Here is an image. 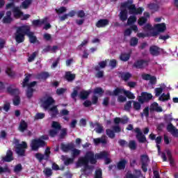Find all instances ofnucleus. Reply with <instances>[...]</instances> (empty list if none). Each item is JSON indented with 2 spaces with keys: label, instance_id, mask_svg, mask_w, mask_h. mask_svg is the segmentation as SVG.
Here are the masks:
<instances>
[{
  "label": "nucleus",
  "instance_id": "39448f33",
  "mask_svg": "<svg viewBox=\"0 0 178 178\" xmlns=\"http://www.w3.org/2000/svg\"><path fill=\"white\" fill-rule=\"evenodd\" d=\"M30 79H31V75L28 74L22 82V87H27L28 88V90L26 92V96L28 97V98H31V97H33V87H34L35 84H37L36 81H33L29 83Z\"/></svg>",
  "mask_w": 178,
  "mask_h": 178
},
{
  "label": "nucleus",
  "instance_id": "5fc2aeb1",
  "mask_svg": "<svg viewBox=\"0 0 178 178\" xmlns=\"http://www.w3.org/2000/svg\"><path fill=\"white\" fill-rule=\"evenodd\" d=\"M165 154L170 161V163H172L173 160H172V154L170 152V150H169V149L165 150Z\"/></svg>",
  "mask_w": 178,
  "mask_h": 178
},
{
  "label": "nucleus",
  "instance_id": "473e14b6",
  "mask_svg": "<svg viewBox=\"0 0 178 178\" xmlns=\"http://www.w3.org/2000/svg\"><path fill=\"white\" fill-rule=\"evenodd\" d=\"M126 163H127V161L124 159L120 161V162L117 165L118 169H119L120 170H122V169H124L126 168Z\"/></svg>",
  "mask_w": 178,
  "mask_h": 178
},
{
  "label": "nucleus",
  "instance_id": "f8f14e48",
  "mask_svg": "<svg viewBox=\"0 0 178 178\" xmlns=\"http://www.w3.org/2000/svg\"><path fill=\"white\" fill-rule=\"evenodd\" d=\"M51 128L52 129L49 131V134L51 137H55V136L59 133V131L60 129H62V127L59 122L53 121L51 123Z\"/></svg>",
  "mask_w": 178,
  "mask_h": 178
},
{
  "label": "nucleus",
  "instance_id": "393cba45",
  "mask_svg": "<svg viewBox=\"0 0 178 178\" xmlns=\"http://www.w3.org/2000/svg\"><path fill=\"white\" fill-rule=\"evenodd\" d=\"M154 30H156L159 33H163L165 30H166V25L163 23L162 24H158L154 25V28H153Z\"/></svg>",
  "mask_w": 178,
  "mask_h": 178
},
{
  "label": "nucleus",
  "instance_id": "774afa93",
  "mask_svg": "<svg viewBox=\"0 0 178 178\" xmlns=\"http://www.w3.org/2000/svg\"><path fill=\"white\" fill-rule=\"evenodd\" d=\"M151 75L148 74H142V79L143 80H149V79H151Z\"/></svg>",
  "mask_w": 178,
  "mask_h": 178
},
{
  "label": "nucleus",
  "instance_id": "f3484780",
  "mask_svg": "<svg viewBox=\"0 0 178 178\" xmlns=\"http://www.w3.org/2000/svg\"><path fill=\"white\" fill-rule=\"evenodd\" d=\"M161 51V48L155 45H153L149 48V53L153 56H158V55H160Z\"/></svg>",
  "mask_w": 178,
  "mask_h": 178
},
{
  "label": "nucleus",
  "instance_id": "e2e57ef3",
  "mask_svg": "<svg viewBox=\"0 0 178 178\" xmlns=\"http://www.w3.org/2000/svg\"><path fill=\"white\" fill-rule=\"evenodd\" d=\"M127 86H128V87H130V88H134V87L137 86V82L129 81L127 83Z\"/></svg>",
  "mask_w": 178,
  "mask_h": 178
},
{
  "label": "nucleus",
  "instance_id": "4be33fe9",
  "mask_svg": "<svg viewBox=\"0 0 178 178\" xmlns=\"http://www.w3.org/2000/svg\"><path fill=\"white\" fill-rule=\"evenodd\" d=\"M2 161H4V162H12L13 161V152L11 150H8L6 156L2 157Z\"/></svg>",
  "mask_w": 178,
  "mask_h": 178
},
{
  "label": "nucleus",
  "instance_id": "0e129e2a",
  "mask_svg": "<svg viewBox=\"0 0 178 178\" xmlns=\"http://www.w3.org/2000/svg\"><path fill=\"white\" fill-rule=\"evenodd\" d=\"M150 84H156V77L154 76H150V79H149Z\"/></svg>",
  "mask_w": 178,
  "mask_h": 178
},
{
  "label": "nucleus",
  "instance_id": "bb28decb",
  "mask_svg": "<svg viewBox=\"0 0 178 178\" xmlns=\"http://www.w3.org/2000/svg\"><path fill=\"white\" fill-rule=\"evenodd\" d=\"M127 122H129V118H127V117H124L122 118H115L114 119V123H115V124H120V123H122V124H126Z\"/></svg>",
  "mask_w": 178,
  "mask_h": 178
},
{
  "label": "nucleus",
  "instance_id": "c85d7f7f",
  "mask_svg": "<svg viewBox=\"0 0 178 178\" xmlns=\"http://www.w3.org/2000/svg\"><path fill=\"white\" fill-rule=\"evenodd\" d=\"M26 35L29 37L30 42L32 44L37 42V37L34 35V33L31 32L30 31H26Z\"/></svg>",
  "mask_w": 178,
  "mask_h": 178
},
{
  "label": "nucleus",
  "instance_id": "7c9ffc66",
  "mask_svg": "<svg viewBox=\"0 0 178 178\" xmlns=\"http://www.w3.org/2000/svg\"><path fill=\"white\" fill-rule=\"evenodd\" d=\"M12 12L8 11L6 13V15L3 19V23H10L12 22Z\"/></svg>",
  "mask_w": 178,
  "mask_h": 178
},
{
  "label": "nucleus",
  "instance_id": "8fccbe9b",
  "mask_svg": "<svg viewBox=\"0 0 178 178\" xmlns=\"http://www.w3.org/2000/svg\"><path fill=\"white\" fill-rule=\"evenodd\" d=\"M44 118H45V114L43 113H38L35 115V120H38V119H44Z\"/></svg>",
  "mask_w": 178,
  "mask_h": 178
},
{
  "label": "nucleus",
  "instance_id": "58836bf2",
  "mask_svg": "<svg viewBox=\"0 0 178 178\" xmlns=\"http://www.w3.org/2000/svg\"><path fill=\"white\" fill-rule=\"evenodd\" d=\"M121 77L122 80H124V81H127V80L131 79V74H130L129 72H123L121 75Z\"/></svg>",
  "mask_w": 178,
  "mask_h": 178
},
{
  "label": "nucleus",
  "instance_id": "603ef678",
  "mask_svg": "<svg viewBox=\"0 0 178 178\" xmlns=\"http://www.w3.org/2000/svg\"><path fill=\"white\" fill-rule=\"evenodd\" d=\"M79 88L76 87L74 88L73 92L71 95L72 98H76L79 92Z\"/></svg>",
  "mask_w": 178,
  "mask_h": 178
},
{
  "label": "nucleus",
  "instance_id": "79ce46f5",
  "mask_svg": "<svg viewBox=\"0 0 178 178\" xmlns=\"http://www.w3.org/2000/svg\"><path fill=\"white\" fill-rule=\"evenodd\" d=\"M30 5H31V0H25L22 4V8L23 9H27Z\"/></svg>",
  "mask_w": 178,
  "mask_h": 178
},
{
  "label": "nucleus",
  "instance_id": "cd10ccee",
  "mask_svg": "<svg viewBox=\"0 0 178 178\" xmlns=\"http://www.w3.org/2000/svg\"><path fill=\"white\" fill-rule=\"evenodd\" d=\"M150 111H155L156 112H162V107L159 106V104L156 102H154L153 104H151Z\"/></svg>",
  "mask_w": 178,
  "mask_h": 178
},
{
  "label": "nucleus",
  "instance_id": "de8ad7c7",
  "mask_svg": "<svg viewBox=\"0 0 178 178\" xmlns=\"http://www.w3.org/2000/svg\"><path fill=\"white\" fill-rule=\"evenodd\" d=\"M94 94L95 95H101L102 94H104V90L101 88H96L94 90Z\"/></svg>",
  "mask_w": 178,
  "mask_h": 178
},
{
  "label": "nucleus",
  "instance_id": "0eeeda50",
  "mask_svg": "<svg viewBox=\"0 0 178 178\" xmlns=\"http://www.w3.org/2000/svg\"><path fill=\"white\" fill-rule=\"evenodd\" d=\"M145 33H139L137 34L138 38H145V37H155L156 33H154V28L149 24H147L144 28Z\"/></svg>",
  "mask_w": 178,
  "mask_h": 178
},
{
  "label": "nucleus",
  "instance_id": "338daca9",
  "mask_svg": "<svg viewBox=\"0 0 178 178\" xmlns=\"http://www.w3.org/2000/svg\"><path fill=\"white\" fill-rule=\"evenodd\" d=\"M124 109L125 111H129V109H131V101L127 102L124 106Z\"/></svg>",
  "mask_w": 178,
  "mask_h": 178
},
{
  "label": "nucleus",
  "instance_id": "ddd939ff",
  "mask_svg": "<svg viewBox=\"0 0 178 178\" xmlns=\"http://www.w3.org/2000/svg\"><path fill=\"white\" fill-rule=\"evenodd\" d=\"M152 94L147 92H143L141 95L138 97V101L140 102V104H144V102H147V101L152 99Z\"/></svg>",
  "mask_w": 178,
  "mask_h": 178
},
{
  "label": "nucleus",
  "instance_id": "864d4df0",
  "mask_svg": "<svg viewBox=\"0 0 178 178\" xmlns=\"http://www.w3.org/2000/svg\"><path fill=\"white\" fill-rule=\"evenodd\" d=\"M134 108L136 111H139L141 108V104L138 102L134 101Z\"/></svg>",
  "mask_w": 178,
  "mask_h": 178
},
{
  "label": "nucleus",
  "instance_id": "c9c22d12",
  "mask_svg": "<svg viewBox=\"0 0 178 178\" xmlns=\"http://www.w3.org/2000/svg\"><path fill=\"white\" fill-rule=\"evenodd\" d=\"M88 95H90V92L88 91L82 90L79 94V97L81 99H87V98H88Z\"/></svg>",
  "mask_w": 178,
  "mask_h": 178
},
{
  "label": "nucleus",
  "instance_id": "72a5a7b5",
  "mask_svg": "<svg viewBox=\"0 0 178 178\" xmlns=\"http://www.w3.org/2000/svg\"><path fill=\"white\" fill-rule=\"evenodd\" d=\"M19 130L22 132L27 130V122H24V120H22L19 123Z\"/></svg>",
  "mask_w": 178,
  "mask_h": 178
},
{
  "label": "nucleus",
  "instance_id": "3c124183",
  "mask_svg": "<svg viewBox=\"0 0 178 178\" xmlns=\"http://www.w3.org/2000/svg\"><path fill=\"white\" fill-rule=\"evenodd\" d=\"M6 74H8V76H9L10 77H13L15 76V72H13V71H12V69H10V67H8L6 70Z\"/></svg>",
  "mask_w": 178,
  "mask_h": 178
},
{
  "label": "nucleus",
  "instance_id": "bf43d9fd",
  "mask_svg": "<svg viewBox=\"0 0 178 178\" xmlns=\"http://www.w3.org/2000/svg\"><path fill=\"white\" fill-rule=\"evenodd\" d=\"M48 77H49V74H48V72H43L42 74H40L39 79H48Z\"/></svg>",
  "mask_w": 178,
  "mask_h": 178
},
{
  "label": "nucleus",
  "instance_id": "f03ea898",
  "mask_svg": "<svg viewBox=\"0 0 178 178\" xmlns=\"http://www.w3.org/2000/svg\"><path fill=\"white\" fill-rule=\"evenodd\" d=\"M133 3V0H128V2L123 3L121 5V12L119 17L122 22H126L127 20V11L129 15H141L144 12V8H136V6Z\"/></svg>",
  "mask_w": 178,
  "mask_h": 178
},
{
  "label": "nucleus",
  "instance_id": "13d9d810",
  "mask_svg": "<svg viewBox=\"0 0 178 178\" xmlns=\"http://www.w3.org/2000/svg\"><path fill=\"white\" fill-rule=\"evenodd\" d=\"M106 134L111 138H113V137H115V133L113 132V131H111V129H107L106 130Z\"/></svg>",
  "mask_w": 178,
  "mask_h": 178
},
{
  "label": "nucleus",
  "instance_id": "09e8293b",
  "mask_svg": "<svg viewBox=\"0 0 178 178\" xmlns=\"http://www.w3.org/2000/svg\"><path fill=\"white\" fill-rule=\"evenodd\" d=\"M67 10V8H66L65 7H60L58 9H56V13H58V15H60L61 13H65V12H66Z\"/></svg>",
  "mask_w": 178,
  "mask_h": 178
},
{
  "label": "nucleus",
  "instance_id": "4c0bfd02",
  "mask_svg": "<svg viewBox=\"0 0 178 178\" xmlns=\"http://www.w3.org/2000/svg\"><path fill=\"white\" fill-rule=\"evenodd\" d=\"M136 22H137V17L134 15H131L129 17V19L127 20V24H128V26H130L131 24H134V23H136Z\"/></svg>",
  "mask_w": 178,
  "mask_h": 178
},
{
  "label": "nucleus",
  "instance_id": "6e6d98bb",
  "mask_svg": "<svg viewBox=\"0 0 178 178\" xmlns=\"http://www.w3.org/2000/svg\"><path fill=\"white\" fill-rule=\"evenodd\" d=\"M38 54V53H37L36 51L34 52L33 54H32V55L29 57L28 61L33 62L34 60V59H35V57L37 56Z\"/></svg>",
  "mask_w": 178,
  "mask_h": 178
},
{
  "label": "nucleus",
  "instance_id": "20e7f679",
  "mask_svg": "<svg viewBox=\"0 0 178 178\" xmlns=\"http://www.w3.org/2000/svg\"><path fill=\"white\" fill-rule=\"evenodd\" d=\"M27 31H30V26L29 25L22 26L17 29L15 40L18 44L24 41V35L27 34Z\"/></svg>",
  "mask_w": 178,
  "mask_h": 178
},
{
  "label": "nucleus",
  "instance_id": "49530a36",
  "mask_svg": "<svg viewBox=\"0 0 178 178\" xmlns=\"http://www.w3.org/2000/svg\"><path fill=\"white\" fill-rule=\"evenodd\" d=\"M129 147L130 148V149H132V150L136 149V148H137V145L136 144V141L134 140L129 141Z\"/></svg>",
  "mask_w": 178,
  "mask_h": 178
},
{
  "label": "nucleus",
  "instance_id": "c03bdc74",
  "mask_svg": "<svg viewBox=\"0 0 178 178\" xmlns=\"http://www.w3.org/2000/svg\"><path fill=\"white\" fill-rule=\"evenodd\" d=\"M138 44V39L137 38H132L130 40V44L131 47H136Z\"/></svg>",
  "mask_w": 178,
  "mask_h": 178
},
{
  "label": "nucleus",
  "instance_id": "412c9836",
  "mask_svg": "<svg viewBox=\"0 0 178 178\" xmlns=\"http://www.w3.org/2000/svg\"><path fill=\"white\" fill-rule=\"evenodd\" d=\"M134 66L138 69L145 67V66H148V60H138L135 63Z\"/></svg>",
  "mask_w": 178,
  "mask_h": 178
},
{
  "label": "nucleus",
  "instance_id": "6e6552de",
  "mask_svg": "<svg viewBox=\"0 0 178 178\" xmlns=\"http://www.w3.org/2000/svg\"><path fill=\"white\" fill-rule=\"evenodd\" d=\"M80 154H81V151L74 149V147L71 149V155L73 156V158L72 159L66 156H62V159L64 161L65 165H70V163H73L74 161V158H76V156H79Z\"/></svg>",
  "mask_w": 178,
  "mask_h": 178
},
{
  "label": "nucleus",
  "instance_id": "f704fd0d",
  "mask_svg": "<svg viewBox=\"0 0 178 178\" xmlns=\"http://www.w3.org/2000/svg\"><path fill=\"white\" fill-rule=\"evenodd\" d=\"M76 78V75L74 74H72L70 72H67L65 73V79L67 81H73V79Z\"/></svg>",
  "mask_w": 178,
  "mask_h": 178
},
{
  "label": "nucleus",
  "instance_id": "69168bd1",
  "mask_svg": "<svg viewBox=\"0 0 178 178\" xmlns=\"http://www.w3.org/2000/svg\"><path fill=\"white\" fill-rule=\"evenodd\" d=\"M22 171V165L20 164L17 165L14 168V172L15 173H19V172Z\"/></svg>",
  "mask_w": 178,
  "mask_h": 178
},
{
  "label": "nucleus",
  "instance_id": "a878e982",
  "mask_svg": "<svg viewBox=\"0 0 178 178\" xmlns=\"http://www.w3.org/2000/svg\"><path fill=\"white\" fill-rule=\"evenodd\" d=\"M47 19L44 18L43 19H35L32 22L33 26L35 27H40L42 26V24H45V22H47Z\"/></svg>",
  "mask_w": 178,
  "mask_h": 178
},
{
  "label": "nucleus",
  "instance_id": "b1692460",
  "mask_svg": "<svg viewBox=\"0 0 178 178\" xmlns=\"http://www.w3.org/2000/svg\"><path fill=\"white\" fill-rule=\"evenodd\" d=\"M74 148V143H69L67 145L62 144L61 145V149L64 152H67V151H72Z\"/></svg>",
  "mask_w": 178,
  "mask_h": 178
},
{
  "label": "nucleus",
  "instance_id": "a18cd8bd",
  "mask_svg": "<svg viewBox=\"0 0 178 178\" xmlns=\"http://www.w3.org/2000/svg\"><path fill=\"white\" fill-rule=\"evenodd\" d=\"M95 178H102V170L99 168L96 170Z\"/></svg>",
  "mask_w": 178,
  "mask_h": 178
},
{
  "label": "nucleus",
  "instance_id": "423d86ee",
  "mask_svg": "<svg viewBox=\"0 0 178 178\" xmlns=\"http://www.w3.org/2000/svg\"><path fill=\"white\" fill-rule=\"evenodd\" d=\"M120 94H124V95H126V97L129 99H134L136 98L134 94L123 88H116L113 92H111L109 90L106 91L107 95H120Z\"/></svg>",
  "mask_w": 178,
  "mask_h": 178
},
{
  "label": "nucleus",
  "instance_id": "37998d69",
  "mask_svg": "<svg viewBox=\"0 0 178 178\" xmlns=\"http://www.w3.org/2000/svg\"><path fill=\"white\" fill-rule=\"evenodd\" d=\"M170 98V95L169 94H162L161 96L159 97V101H168Z\"/></svg>",
  "mask_w": 178,
  "mask_h": 178
},
{
  "label": "nucleus",
  "instance_id": "6ab92c4d",
  "mask_svg": "<svg viewBox=\"0 0 178 178\" xmlns=\"http://www.w3.org/2000/svg\"><path fill=\"white\" fill-rule=\"evenodd\" d=\"M167 130L173 136V137H178V129L173 126L171 123L167 127Z\"/></svg>",
  "mask_w": 178,
  "mask_h": 178
},
{
  "label": "nucleus",
  "instance_id": "f257e3e1",
  "mask_svg": "<svg viewBox=\"0 0 178 178\" xmlns=\"http://www.w3.org/2000/svg\"><path fill=\"white\" fill-rule=\"evenodd\" d=\"M109 156V153L108 152H102L94 155V152H86L85 156L79 157L78 161L76 162V168H83V172L84 175H90L92 172L94 167L88 165V162L94 165L97 163V159H105V163H111V159L108 158Z\"/></svg>",
  "mask_w": 178,
  "mask_h": 178
},
{
  "label": "nucleus",
  "instance_id": "c756f323",
  "mask_svg": "<svg viewBox=\"0 0 178 178\" xmlns=\"http://www.w3.org/2000/svg\"><path fill=\"white\" fill-rule=\"evenodd\" d=\"M94 143L95 145H98V144H106V136H102V138H97L93 139Z\"/></svg>",
  "mask_w": 178,
  "mask_h": 178
},
{
  "label": "nucleus",
  "instance_id": "052dcab7",
  "mask_svg": "<svg viewBox=\"0 0 178 178\" xmlns=\"http://www.w3.org/2000/svg\"><path fill=\"white\" fill-rule=\"evenodd\" d=\"M64 92H66V89L65 88H59V89H57L56 90V94L58 95H62V94H64Z\"/></svg>",
  "mask_w": 178,
  "mask_h": 178
},
{
  "label": "nucleus",
  "instance_id": "7ed1b4c3",
  "mask_svg": "<svg viewBox=\"0 0 178 178\" xmlns=\"http://www.w3.org/2000/svg\"><path fill=\"white\" fill-rule=\"evenodd\" d=\"M42 106L44 109H48L51 117L55 118L59 111H58V108L56 106H53L50 108L52 104H55V100L53 99L51 97H45L44 99H42Z\"/></svg>",
  "mask_w": 178,
  "mask_h": 178
},
{
  "label": "nucleus",
  "instance_id": "2f4dec72",
  "mask_svg": "<svg viewBox=\"0 0 178 178\" xmlns=\"http://www.w3.org/2000/svg\"><path fill=\"white\" fill-rule=\"evenodd\" d=\"M109 24V21L108 19H100L97 22L96 26L97 27H105Z\"/></svg>",
  "mask_w": 178,
  "mask_h": 178
},
{
  "label": "nucleus",
  "instance_id": "ea45409f",
  "mask_svg": "<svg viewBox=\"0 0 178 178\" xmlns=\"http://www.w3.org/2000/svg\"><path fill=\"white\" fill-rule=\"evenodd\" d=\"M161 143H162V138L161 136H158L156 138V143L159 155L161 154V146H159V144H161Z\"/></svg>",
  "mask_w": 178,
  "mask_h": 178
},
{
  "label": "nucleus",
  "instance_id": "680f3d73",
  "mask_svg": "<svg viewBox=\"0 0 178 178\" xmlns=\"http://www.w3.org/2000/svg\"><path fill=\"white\" fill-rule=\"evenodd\" d=\"M131 35V30L130 29H127L124 31V37H129Z\"/></svg>",
  "mask_w": 178,
  "mask_h": 178
},
{
  "label": "nucleus",
  "instance_id": "9d476101",
  "mask_svg": "<svg viewBox=\"0 0 178 178\" xmlns=\"http://www.w3.org/2000/svg\"><path fill=\"white\" fill-rule=\"evenodd\" d=\"M14 143L15 144L16 153L19 156H23V155H24L26 149H27V143L26 142H22V144H19V140L16 139L15 140Z\"/></svg>",
  "mask_w": 178,
  "mask_h": 178
},
{
  "label": "nucleus",
  "instance_id": "aec40b11",
  "mask_svg": "<svg viewBox=\"0 0 178 178\" xmlns=\"http://www.w3.org/2000/svg\"><path fill=\"white\" fill-rule=\"evenodd\" d=\"M135 131L137 133L136 138L140 143H144L147 140L145 136L143 135V132L138 128L135 129Z\"/></svg>",
  "mask_w": 178,
  "mask_h": 178
},
{
  "label": "nucleus",
  "instance_id": "1a4fd4ad",
  "mask_svg": "<svg viewBox=\"0 0 178 178\" xmlns=\"http://www.w3.org/2000/svg\"><path fill=\"white\" fill-rule=\"evenodd\" d=\"M44 140H48V136H42L39 139L32 140L31 147L32 148L33 151H37L40 147H44V145H45V142Z\"/></svg>",
  "mask_w": 178,
  "mask_h": 178
},
{
  "label": "nucleus",
  "instance_id": "a19ab883",
  "mask_svg": "<svg viewBox=\"0 0 178 178\" xmlns=\"http://www.w3.org/2000/svg\"><path fill=\"white\" fill-rule=\"evenodd\" d=\"M106 66V60L105 61H102L99 63V66L95 67V70L97 72H99L100 69H104Z\"/></svg>",
  "mask_w": 178,
  "mask_h": 178
},
{
  "label": "nucleus",
  "instance_id": "4d7b16f0",
  "mask_svg": "<svg viewBox=\"0 0 178 178\" xmlns=\"http://www.w3.org/2000/svg\"><path fill=\"white\" fill-rule=\"evenodd\" d=\"M149 115V108L146 107L143 110V113L142 114V116H145L146 118H148Z\"/></svg>",
  "mask_w": 178,
  "mask_h": 178
},
{
  "label": "nucleus",
  "instance_id": "5701e85b",
  "mask_svg": "<svg viewBox=\"0 0 178 178\" xmlns=\"http://www.w3.org/2000/svg\"><path fill=\"white\" fill-rule=\"evenodd\" d=\"M148 17H149V13H145L144 17L139 18V19L138 20V25L143 26L145 24V23H147V20Z\"/></svg>",
  "mask_w": 178,
  "mask_h": 178
},
{
  "label": "nucleus",
  "instance_id": "2eb2a0df",
  "mask_svg": "<svg viewBox=\"0 0 178 178\" xmlns=\"http://www.w3.org/2000/svg\"><path fill=\"white\" fill-rule=\"evenodd\" d=\"M49 154H51V150L49 147H47L45 149L44 155L38 153L35 155V156L36 159H38L39 162H41V161H42L43 159H45V160L48 159V158H49Z\"/></svg>",
  "mask_w": 178,
  "mask_h": 178
},
{
  "label": "nucleus",
  "instance_id": "4468645a",
  "mask_svg": "<svg viewBox=\"0 0 178 178\" xmlns=\"http://www.w3.org/2000/svg\"><path fill=\"white\" fill-rule=\"evenodd\" d=\"M8 92L10 94H12L13 95H17L15 96V97L13 99V104L15 106L19 105V104H20V97H19V90L17 89H11V88H8Z\"/></svg>",
  "mask_w": 178,
  "mask_h": 178
},
{
  "label": "nucleus",
  "instance_id": "e433bc0d",
  "mask_svg": "<svg viewBox=\"0 0 178 178\" xmlns=\"http://www.w3.org/2000/svg\"><path fill=\"white\" fill-rule=\"evenodd\" d=\"M120 59L123 62H127V60L130 59V54H125V53L122 54L120 56Z\"/></svg>",
  "mask_w": 178,
  "mask_h": 178
},
{
  "label": "nucleus",
  "instance_id": "a211bd4d",
  "mask_svg": "<svg viewBox=\"0 0 178 178\" xmlns=\"http://www.w3.org/2000/svg\"><path fill=\"white\" fill-rule=\"evenodd\" d=\"M140 160L142 162V169L143 172H147V166L148 165L149 159H148V156L147 155H143L140 157Z\"/></svg>",
  "mask_w": 178,
  "mask_h": 178
},
{
  "label": "nucleus",
  "instance_id": "9b49d317",
  "mask_svg": "<svg viewBox=\"0 0 178 178\" xmlns=\"http://www.w3.org/2000/svg\"><path fill=\"white\" fill-rule=\"evenodd\" d=\"M13 13L16 19H21V20H27L30 18V15H24L23 12L20 10L19 7H14L13 9Z\"/></svg>",
  "mask_w": 178,
  "mask_h": 178
},
{
  "label": "nucleus",
  "instance_id": "dca6fc26",
  "mask_svg": "<svg viewBox=\"0 0 178 178\" xmlns=\"http://www.w3.org/2000/svg\"><path fill=\"white\" fill-rule=\"evenodd\" d=\"M168 88L166 87V85L164 83H161L160 85V87L156 88L154 89V93L156 97H159L161 94L163 92H165V91H167Z\"/></svg>",
  "mask_w": 178,
  "mask_h": 178
}]
</instances>
